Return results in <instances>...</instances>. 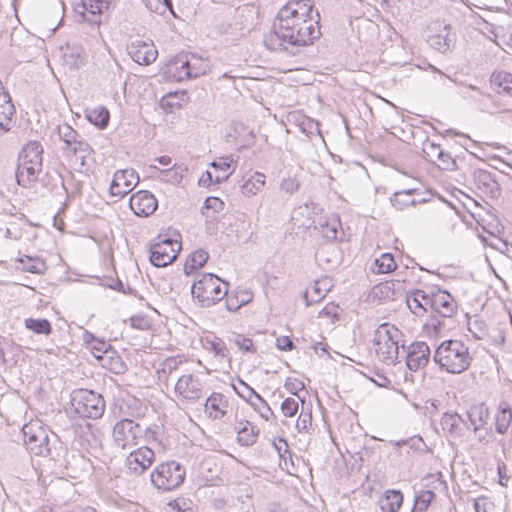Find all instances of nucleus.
<instances>
[{"instance_id":"1","label":"nucleus","mask_w":512,"mask_h":512,"mask_svg":"<svg viewBox=\"0 0 512 512\" xmlns=\"http://www.w3.org/2000/svg\"><path fill=\"white\" fill-rule=\"evenodd\" d=\"M301 2H286L279 10L269 33L264 35L263 44L271 52H286L295 55L300 47L309 46L321 36L319 20L313 17V6Z\"/></svg>"},{"instance_id":"2","label":"nucleus","mask_w":512,"mask_h":512,"mask_svg":"<svg viewBox=\"0 0 512 512\" xmlns=\"http://www.w3.org/2000/svg\"><path fill=\"white\" fill-rule=\"evenodd\" d=\"M472 360L469 347L457 339L441 342L433 354L434 363L449 374L463 373L470 367Z\"/></svg>"},{"instance_id":"3","label":"nucleus","mask_w":512,"mask_h":512,"mask_svg":"<svg viewBox=\"0 0 512 512\" xmlns=\"http://www.w3.org/2000/svg\"><path fill=\"white\" fill-rule=\"evenodd\" d=\"M228 292V284L213 273L202 274L195 280L191 293L202 307H210L221 301Z\"/></svg>"},{"instance_id":"4","label":"nucleus","mask_w":512,"mask_h":512,"mask_svg":"<svg viewBox=\"0 0 512 512\" xmlns=\"http://www.w3.org/2000/svg\"><path fill=\"white\" fill-rule=\"evenodd\" d=\"M401 336V331L389 323H383L376 329L373 342L379 360L388 365L396 363Z\"/></svg>"},{"instance_id":"5","label":"nucleus","mask_w":512,"mask_h":512,"mask_svg":"<svg viewBox=\"0 0 512 512\" xmlns=\"http://www.w3.org/2000/svg\"><path fill=\"white\" fill-rule=\"evenodd\" d=\"M457 312V304L452 295L446 290H438L434 292V300H432V315L425 323V328L429 332L438 335L444 323L440 318H451Z\"/></svg>"},{"instance_id":"6","label":"nucleus","mask_w":512,"mask_h":512,"mask_svg":"<svg viewBox=\"0 0 512 512\" xmlns=\"http://www.w3.org/2000/svg\"><path fill=\"white\" fill-rule=\"evenodd\" d=\"M154 431L151 427H142L132 419L124 418L116 422L112 430L114 444L126 449L138 444L142 437H153Z\"/></svg>"},{"instance_id":"7","label":"nucleus","mask_w":512,"mask_h":512,"mask_svg":"<svg viewBox=\"0 0 512 512\" xmlns=\"http://www.w3.org/2000/svg\"><path fill=\"white\" fill-rule=\"evenodd\" d=\"M185 476L184 466L173 460L159 464L151 473L150 480L157 489L170 491L178 488Z\"/></svg>"},{"instance_id":"8","label":"nucleus","mask_w":512,"mask_h":512,"mask_svg":"<svg viewBox=\"0 0 512 512\" xmlns=\"http://www.w3.org/2000/svg\"><path fill=\"white\" fill-rule=\"evenodd\" d=\"M71 404L75 412L83 418L98 419L105 410V400L102 395L87 389L74 391Z\"/></svg>"},{"instance_id":"9","label":"nucleus","mask_w":512,"mask_h":512,"mask_svg":"<svg viewBox=\"0 0 512 512\" xmlns=\"http://www.w3.org/2000/svg\"><path fill=\"white\" fill-rule=\"evenodd\" d=\"M180 249L181 243L178 240L159 236L158 241L150 246L149 260L156 267H165L177 258Z\"/></svg>"},{"instance_id":"10","label":"nucleus","mask_w":512,"mask_h":512,"mask_svg":"<svg viewBox=\"0 0 512 512\" xmlns=\"http://www.w3.org/2000/svg\"><path fill=\"white\" fill-rule=\"evenodd\" d=\"M23 441L27 450L36 456H52L51 448L41 446L39 442L45 439V429L37 423H28L22 427Z\"/></svg>"},{"instance_id":"11","label":"nucleus","mask_w":512,"mask_h":512,"mask_svg":"<svg viewBox=\"0 0 512 512\" xmlns=\"http://www.w3.org/2000/svg\"><path fill=\"white\" fill-rule=\"evenodd\" d=\"M127 51L134 62L145 66L152 64L158 56V51L150 40H131L127 45Z\"/></svg>"},{"instance_id":"12","label":"nucleus","mask_w":512,"mask_h":512,"mask_svg":"<svg viewBox=\"0 0 512 512\" xmlns=\"http://www.w3.org/2000/svg\"><path fill=\"white\" fill-rule=\"evenodd\" d=\"M110 2H76L73 6L75 18L78 22H87L90 25H99L103 8L108 9Z\"/></svg>"},{"instance_id":"13","label":"nucleus","mask_w":512,"mask_h":512,"mask_svg":"<svg viewBox=\"0 0 512 512\" xmlns=\"http://www.w3.org/2000/svg\"><path fill=\"white\" fill-rule=\"evenodd\" d=\"M204 385L193 374L182 375L176 382L175 393L183 399L195 403L203 396Z\"/></svg>"},{"instance_id":"14","label":"nucleus","mask_w":512,"mask_h":512,"mask_svg":"<svg viewBox=\"0 0 512 512\" xmlns=\"http://www.w3.org/2000/svg\"><path fill=\"white\" fill-rule=\"evenodd\" d=\"M139 175L133 169L118 170L115 172L109 192L111 196L124 197L138 184Z\"/></svg>"},{"instance_id":"15","label":"nucleus","mask_w":512,"mask_h":512,"mask_svg":"<svg viewBox=\"0 0 512 512\" xmlns=\"http://www.w3.org/2000/svg\"><path fill=\"white\" fill-rule=\"evenodd\" d=\"M155 453L147 446L132 451L126 459V465L130 475H141L154 462Z\"/></svg>"},{"instance_id":"16","label":"nucleus","mask_w":512,"mask_h":512,"mask_svg":"<svg viewBox=\"0 0 512 512\" xmlns=\"http://www.w3.org/2000/svg\"><path fill=\"white\" fill-rule=\"evenodd\" d=\"M431 351L424 341L411 343L406 351V366L411 371L423 369L430 360Z\"/></svg>"},{"instance_id":"17","label":"nucleus","mask_w":512,"mask_h":512,"mask_svg":"<svg viewBox=\"0 0 512 512\" xmlns=\"http://www.w3.org/2000/svg\"><path fill=\"white\" fill-rule=\"evenodd\" d=\"M129 206L135 215L147 217L155 212L158 201L151 192L140 190L130 197Z\"/></svg>"},{"instance_id":"18","label":"nucleus","mask_w":512,"mask_h":512,"mask_svg":"<svg viewBox=\"0 0 512 512\" xmlns=\"http://www.w3.org/2000/svg\"><path fill=\"white\" fill-rule=\"evenodd\" d=\"M58 135L65 144L63 152H86L88 143L69 124L58 125Z\"/></svg>"},{"instance_id":"19","label":"nucleus","mask_w":512,"mask_h":512,"mask_svg":"<svg viewBox=\"0 0 512 512\" xmlns=\"http://www.w3.org/2000/svg\"><path fill=\"white\" fill-rule=\"evenodd\" d=\"M237 382L241 386V389L235 384H232L235 393L246 402L250 401L252 398L256 399L265 408V414L262 413V418L271 423L275 422L276 416L267 401L241 378H238Z\"/></svg>"},{"instance_id":"20","label":"nucleus","mask_w":512,"mask_h":512,"mask_svg":"<svg viewBox=\"0 0 512 512\" xmlns=\"http://www.w3.org/2000/svg\"><path fill=\"white\" fill-rule=\"evenodd\" d=\"M474 184L478 190L490 198H497L501 194L500 185L492 173L486 170H476L473 174Z\"/></svg>"},{"instance_id":"21","label":"nucleus","mask_w":512,"mask_h":512,"mask_svg":"<svg viewBox=\"0 0 512 512\" xmlns=\"http://www.w3.org/2000/svg\"><path fill=\"white\" fill-rule=\"evenodd\" d=\"M319 226L320 232L325 239L343 241L342 236L344 235V232L338 215L331 214L324 219L321 218Z\"/></svg>"},{"instance_id":"22","label":"nucleus","mask_w":512,"mask_h":512,"mask_svg":"<svg viewBox=\"0 0 512 512\" xmlns=\"http://www.w3.org/2000/svg\"><path fill=\"white\" fill-rule=\"evenodd\" d=\"M15 113L16 109L11 96H0V135H4L12 129Z\"/></svg>"},{"instance_id":"23","label":"nucleus","mask_w":512,"mask_h":512,"mask_svg":"<svg viewBox=\"0 0 512 512\" xmlns=\"http://www.w3.org/2000/svg\"><path fill=\"white\" fill-rule=\"evenodd\" d=\"M42 154L43 147L41 143L38 141H30L22 148L18 161L37 166V168L42 167Z\"/></svg>"},{"instance_id":"24","label":"nucleus","mask_w":512,"mask_h":512,"mask_svg":"<svg viewBox=\"0 0 512 512\" xmlns=\"http://www.w3.org/2000/svg\"><path fill=\"white\" fill-rule=\"evenodd\" d=\"M41 170L42 167L37 168V166L24 164L23 162L18 161L15 171L17 184L25 188L30 187L32 183L37 181Z\"/></svg>"},{"instance_id":"25","label":"nucleus","mask_w":512,"mask_h":512,"mask_svg":"<svg viewBox=\"0 0 512 512\" xmlns=\"http://www.w3.org/2000/svg\"><path fill=\"white\" fill-rule=\"evenodd\" d=\"M235 430L237 431V442L241 446L253 445L259 435L258 427L248 420L239 422V425L235 426Z\"/></svg>"},{"instance_id":"26","label":"nucleus","mask_w":512,"mask_h":512,"mask_svg":"<svg viewBox=\"0 0 512 512\" xmlns=\"http://www.w3.org/2000/svg\"><path fill=\"white\" fill-rule=\"evenodd\" d=\"M228 406L227 398L221 394L213 392L205 401L204 407L205 411L212 410L209 413V416L213 419H221L226 411L224 408Z\"/></svg>"},{"instance_id":"27","label":"nucleus","mask_w":512,"mask_h":512,"mask_svg":"<svg viewBox=\"0 0 512 512\" xmlns=\"http://www.w3.org/2000/svg\"><path fill=\"white\" fill-rule=\"evenodd\" d=\"M440 424L444 431L450 436L459 437L462 435L461 424L466 425L465 420L456 412H446L443 414Z\"/></svg>"},{"instance_id":"28","label":"nucleus","mask_w":512,"mask_h":512,"mask_svg":"<svg viewBox=\"0 0 512 512\" xmlns=\"http://www.w3.org/2000/svg\"><path fill=\"white\" fill-rule=\"evenodd\" d=\"M16 262L19 263L17 268L25 272L41 275L47 270L45 261L39 257L23 255L22 257H18Z\"/></svg>"},{"instance_id":"29","label":"nucleus","mask_w":512,"mask_h":512,"mask_svg":"<svg viewBox=\"0 0 512 512\" xmlns=\"http://www.w3.org/2000/svg\"><path fill=\"white\" fill-rule=\"evenodd\" d=\"M490 83L496 87L497 93H505L512 97V74L507 71H494Z\"/></svg>"},{"instance_id":"30","label":"nucleus","mask_w":512,"mask_h":512,"mask_svg":"<svg viewBox=\"0 0 512 512\" xmlns=\"http://www.w3.org/2000/svg\"><path fill=\"white\" fill-rule=\"evenodd\" d=\"M414 192H415V189L396 191L390 198V202H391L392 206L395 207L397 210L401 211L409 206H415L418 203H422L425 201V199L416 201L412 197Z\"/></svg>"},{"instance_id":"31","label":"nucleus","mask_w":512,"mask_h":512,"mask_svg":"<svg viewBox=\"0 0 512 512\" xmlns=\"http://www.w3.org/2000/svg\"><path fill=\"white\" fill-rule=\"evenodd\" d=\"M63 56L71 68H79L85 64V50L79 44L68 43Z\"/></svg>"},{"instance_id":"32","label":"nucleus","mask_w":512,"mask_h":512,"mask_svg":"<svg viewBox=\"0 0 512 512\" xmlns=\"http://www.w3.org/2000/svg\"><path fill=\"white\" fill-rule=\"evenodd\" d=\"M512 421V409L507 402H500L496 414L495 429L499 434H505Z\"/></svg>"},{"instance_id":"33","label":"nucleus","mask_w":512,"mask_h":512,"mask_svg":"<svg viewBox=\"0 0 512 512\" xmlns=\"http://www.w3.org/2000/svg\"><path fill=\"white\" fill-rule=\"evenodd\" d=\"M467 418L473 426V431L476 432L487 423L489 418L488 408L484 404L474 405L467 411Z\"/></svg>"},{"instance_id":"34","label":"nucleus","mask_w":512,"mask_h":512,"mask_svg":"<svg viewBox=\"0 0 512 512\" xmlns=\"http://www.w3.org/2000/svg\"><path fill=\"white\" fill-rule=\"evenodd\" d=\"M403 502V495L399 490L387 491L380 500V507L384 512H397Z\"/></svg>"},{"instance_id":"35","label":"nucleus","mask_w":512,"mask_h":512,"mask_svg":"<svg viewBox=\"0 0 512 512\" xmlns=\"http://www.w3.org/2000/svg\"><path fill=\"white\" fill-rule=\"evenodd\" d=\"M423 296L424 290L415 289L407 292L405 297L407 307L417 317L424 316Z\"/></svg>"},{"instance_id":"36","label":"nucleus","mask_w":512,"mask_h":512,"mask_svg":"<svg viewBox=\"0 0 512 512\" xmlns=\"http://www.w3.org/2000/svg\"><path fill=\"white\" fill-rule=\"evenodd\" d=\"M87 120L100 129L107 127L110 119L109 110L104 106H98L90 109L86 113Z\"/></svg>"},{"instance_id":"37","label":"nucleus","mask_w":512,"mask_h":512,"mask_svg":"<svg viewBox=\"0 0 512 512\" xmlns=\"http://www.w3.org/2000/svg\"><path fill=\"white\" fill-rule=\"evenodd\" d=\"M188 67V56L180 54L169 65V73L172 74L173 78L181 82L189 79V76H185Z\"/></svg>"},{"instance_id":"38","label":"nucleus","mask_w":512,"mask_h":512,"mask_svg":"<svg viewBox=\"0 0 512 512\" xmlns=\"http://www.w3.org/2000/svg\"><path fill=\"white\" fill-rule=\"evenodd\" d=\"M208 258H209V254L205 250H203V249L196 250L186 260V263L184 265V273L186 275H190V274L194 273V271H196L198 268H201L204 266V264L207 262Z\"/></svg>"},{"instance_id":"39","label":"nucleus","mask_w":512,"mask_h":512,"mask_svg":"<svg viewBox=\"0 0 512 512\" xmlns=\"http://www.w3.org/2000/svg\"><path fill=\"white\" fill-rule=\"evenodd\" d=\"M397 268L395 259L391 253H383L374 260L372 271L378 274H386Z\"/></svg>"},{"instance_id":"40","label":"nucleus","mask_w":512,"mask_h":512,"mask_svg":"<svg viewBox=\"0 0 512 512\" xmlns=\"http://www.w3.org/2000/svg\"><path fill=\"white\" fill-rule=\"evenodd\" d=\"M447 30V26L444 27L445 34H437L429 37V44L441 53H446L451 49L454 44V39Z\"/></svg>"},{"instance_id":"41","label":"nucleus","mask_w":512,"mask_h":512,"mask_svg":"<svg viewBox=\"0 0 512 512\" xmlns=\"http://www.w3.org/2000/svg\"><path fill=\"white\" fill-rule=\"evenodd\" d=\"M24 326L29 331L39 335L48 336L53 331L51 323L44 318H27L24 321Z\"/></svg>"},{"instance_id":"42","label":"nucleus","mask_w":512,"mask_h":512,"mask_svg":"<svg viewBox=\"0 0 512 512\" xmlns=\"http://www.w3.org/2000/svg\"><path fill=\"white\" fill-rule=\"evenodd\" d=\"M388 443L395 448L407 447V454L410 450L419 451L426 446L424 440L419 435H414L401 440H389Z\"/></svg>"},{"instance_id":"43","label":"nucleus","mask_w":512,"mask_h":512,"mask_svg":"<svg viewBox=\"0 0 512 512\" xmlns=\"http://www.w3.org/2000/svg\"><path fill=\"white\" fill-rule=\"evenodd\" d=\"M436 494L431 490H422L414 498L411 512H426Z\"/></svg>"},{"instance_id":"44","label":"nucleus","mask_w":512,"mask_h":512,"mask_svg":"<svg viewBox=\"0 0 512 512\" xmlns=\"http://www.w3.org/2000/svg\"><path fill=\"white\" fill-rule=\"evenodd\" d=\"M265 185V176L262 173H256L251 179L247 180L241 187L242 193L247 196L256 195Z\"/></svg>"},{"instance_id":"45","label":"nucleus","mask_w":512,"mask_h":512,"mask_svg":"<svg viewBox=\"0 0 512 512\" xmlns=\"http://www.w3.org/2000/svg\"><path fill=\"white\" fill-rule=\"evenodd\" d=\"M373 294L380 301L393 300L395 298V284L393 281H385L373 287Z\"/></svg>"},{"instance_id":"46","label":"nucleus","mask_w":512,"mask_h":512,"mask_svg":"<svg viewBox=\"0 0 512 512\" xmlns=\"http://www.w3.org/2000/svg\"><path fill=\"white\" fill-rule=\"evenodd\" d=\"M467 9L468 12H470L471 15L477 16L481 21H483L486 24H490V20H492V14L494 13L493 7H482L476 4L470 2H462Z\"/></svg>"},{"instance_id":"47","label":"nucleus","mask_w":512,"mask_h":512,"mask_svg":"<svg viewBox=\"0 0 512 512\" xmlns=\"http://www.w3.org/2000/svg\"><path fill=\"white\" fill-rule=\"evenodd\" d=\"M89 348L94 357L99 361H105L107 355L114 353V348L112 347V345L103 339L95 341L93 345Z\"/></svg>"},{"instance_id":"48","label":"nucleus","mask_w":512,"mask_h":512,"mask_svg":"<svg viewBox=\"0 0 512 512\" xmlns=\"http://www.w3.org/2000/svg\"><path fill=\"white\" fill-rule=\"evenodd\" d=\"M101 365L110 371L119 374L123 373L126 369V365L121 359V357L117 354L116 350L114 349L113 354L107 355V358L105 361H100Z\"/></svg>"},{"instance_id":"49","label":"nucleus","mask_w":512,"mask_h":512,"mask_svg":"<svg viewBox=\"0 0 512 512\" xmlns=\"http://www.w3.org/2000/svg\"><path fill=\"white\" fill-rule=\"evenodd\" d=\"M231 343H233L240 351L255 353L256 348L252 339L246 337L243 334H233V336L229 339Z\"/></svg>"},{"instance_id":"50","label":"nucleus","mask_w":512,"mask_h":512,"mask_svg":"<svg viewBox=\"0 0 512 512\" xmlns=\"http://www.w3.org/2000/svg\"><path fill=\"white\" fill-rule=\"evenodd\" d=\"M468 330L477 340H482L488 335V326L481 319H474L468 322Z\"/></svg>"},{"instance_id":"51","label":"nucleus","mask_w":512,"mask_h":512,"mask_svg":"<svg viewBox=\"0 0 512 512\" xmlns=\"http://www.w3.org/2000/svg\"><path fill=\"white\" fill-rule=\"evenodd\" d=\"M170 512H195V507L190 499L176 498L168 503Z\"/></svg>"},{"instance_id":"52","label":"nucleus","mask_w":512,"mask_h":512,"mask_svg":"<svg viewBox=\"0 0 512 512\" xmlns=\"http://www.w3.org/2000/svg\"><path fill=\"white\" fill-rule=\"evenodd\" d=\"M442 149L439 144L434 142H425L423 145V153L428 161L436 163L438 157H440Z\"/></svg>"},{"instance_id":"53","label":"nucleus","mask_w":512,"mask_h":512,"mask_svg":"<svg viewBox=\"0 0 512 512\" xmlns=\"http://www.w3.org/2000/svg\"><path fill=\"white\" fill-rule=\"evenodd\" d=\"M312 425V412L302 410L296 421V428L299 432H307Z\"/></svg>"},{"instance_id":"54","label":"nucleus","mask_w":512,"mask_h":512,"mask_svg":"<svg viewBox=\"0 0 512 512\" xmlns=\"http://www.w3.org/2000/svg\"><path fill=\"white\" fill-rule=\"evenodd\" d=\"M102 285L124 294H132L133 292V289L130 286H128L126 289L123 282L119 278L114 279L113 277H108L105 279Z\"/></svg>"},{"instance_id":"55","label":"nucleus","mask_w":512,"mask_h":512,"mask_svg":"<svg viewBox=\"0 0 512 512\" xmlns=\"http://www.w3.org/2000/svg\"><path fill=\"white\" fill-rule=\"evenodd\" d=\"M92 148L88 144V149L86 152H66L64 153L67 157L71 159V161L74 160L75 165L79 164V170L85 166L86 158L91 154Z\"/></svg>"},{"instance_id":"56","label":"nucleus","mask_w":512,"mask_h":512,"mask_svg":"<svg viewBox=\"0 0 512 512\" xmlns=\"http://www.w3.org/2000/svg\"><path fill=\"white\" fill-rule=\"evenodd\" d=\"M280 409L285 417H293L298 411V402L294 398H286Z\"/></svg>"},{"instance_id":"57","label":"nucleus","mask_w":512,"mask_h":512,"mask_svg":"<svg viewBox=\"0 0 512 512\" xmlns=\"http://www.w3.org/2000/svg\"><path fill=\"white\" fill-rule=\"evenodd\" d=\"M438 167L443 170L452 171L456 168V161L451 155L445 151H441L440 157L437 159Z\"/></svg>"},{"instance_id":"58","label":"nucleus","mask_w":512,"mask_h":512,"mask_svg":"<svg viewBox=\"0 0 512 512\" xmlns=\"http://www.w3.org/2000/svg\"><path fill=\"white\" fill-rule=\"evenodd\" d=\"M273 445L281 459L286 461L287 457L291 458V452L287 441L284 438L274 440Z\"/></svg>"},{"instance_id":"59","label":"nucleus","mask_w":512,"mask_h":512,"mask_svg":"<svg viewBox=\"0 0 512 512\" xmlns=\"http://www.w3.org/2000/svg\"><path fill=\"white\" fill-rule=\"evenodd\" d=\"M284 387L290 394L298 396V393L305 389V384L296 378H287Z\"/></svg>"},{"instance_id":"60","label":"nucleus","mask_w":512,"mask_h":512,"mask_svg":"<svg viewBox=\"0 0 512 512\" xmlns=\"http://www.w3.org/2000/svg\"><path fill=\"white\" fill-rule=\"evenodd\" d=\"M299 189V183L295 178H284L280 183V190L288 195H292Z\"/></svg>"},{"instance_id":"61","label":"nucleus","mask_w":512,"mask_h":512,"mask_svg":"<svg viewBox=\"0 0 512 512\" xmlns=\"http://www.w3.org/2000/svg\"><path fill=\"white\" fill-rule=\"evenodd\" d=\"M171 4L173 2H145L147 9L160 15H164L170 9Z\"/></svg>"},{"instance_id":"62","label":"nucleus","mask_w":512,"mask_h":512,"mask_svg":"<svg viewBox=\"0 0 512 512\" xmlns=\"http://www.w3.org/2000/svg\"><path fill=\"white\" fill-rule=\"evenodd\" d=\"M203 208L220 212L224 208V202L218 197L210 196L205 199Z\"/></svg>"},{"instance_id":"63","label":"nucleus","mask_w":512,"mask_h":512,"mask_svg":"<svg viewBox=\"0 0 512 512\" xmlns=\"http://www.w3.org/2000/svg\"><path fill=\"white\" fill-rule=\"evenodd\" d=\"M206 73V67L202 65L196 66L192 64L188 59V67L185 76H189V79L198 78Z\"/></svg>"},{"instance_id":"64","label":"nucleus","mask_w":512,"mask_h":512,"mask_svg":"<svg viewBox=\"0 0 512 512\" xmlns=\"http://www.w3.org/2000/svg\"><path fill=\"white\" fill-rule=\"evenodd\" d=\"M212 350L218 357L229 358L230 352L225 343L221 340L212 342Z\"/></svg>"}]
</instances>
